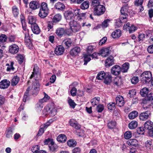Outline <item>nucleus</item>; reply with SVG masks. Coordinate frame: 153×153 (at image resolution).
<instances>
[{
    "mask_svg": "<svg viewBox=\"0 0 153 153\" xmlns=\"http://www.w3.org/2000/svg\"><path fill=\"white\" fill-rule=\"evenodd\" d=\"M62 19V16L59 14L55 15L54 16L53 21V22H57L59 21Z\"/></svg>",
    "mask_w": 153,
    "mask_h": 153,
    "instance_id": "43",
    "label": "nucleus"
},
{
    "mask_svg": "<svg viewBox=\"0 0 153 153\" xmlns=\"http://www.w3.org/2000/svg\"><path fill=\"white\" fill-rule=\"evenodd\" d=\"M93 10L94 13L95 15L100 16L104 13L105 8L104 5L100 4L93 8Z\"/></svg>",
    "mask_w": 153,
    "mask_h": 153,
    "instance_id": "5",
    "label": "nucleus"
},
{
    "mask_svg": "<svg viewBox=\"0 0 153 153\" xmlns=\"http://www.w3.org/2000/svg\"><path fill=\"white\" fill-rule=\"evenodd\" d=\"M10 84V82L6 79H4L0 82V88L4 89L8 88Z\"/></svg>",
    "mask_w": 153,
    "mask_h": 153,
    "instance_id": "12",
    "label": "nucleus"
},
{
    "mask_svg": "<svg viewBox=\"0 0 153 153\" xmlns=\"http://www.w3.org/2000/svg\"><path fill=\"white\" fill-rule=\"evenodd\" d=\"M55 7L57 9L62 10L65 9V6L62 3L59 2L55 4Z\"/></svg>",
    "mask_w": 153,
    "mask_h": 153,
    "instance_id": "30",
    "label": "nucleus"
},
{
    "mask_svg": "<svg viewBox=\"0 0 153 153\" xmlns=\"http://www.w3.org/2000/svg\"><path fill=\"white\" fill-rule=\"evenodd\" d=\"M124 136L125 139H129L132 136V133L130 131H127L125 133Z\"/></svg>",
    "mask_w": 153,
    "mask_h": 153,
    "instance_id": "57",
    "label": "nucleus"
},
{
    "mask_svg": "<svg viewBox=\"0 0 153 153\" xmlns=\"http://www.w3.org/2000/svg\"><path fill=\"white\" fill-rule=\"evenodd\" d=\"M111 51L110 47L103 48L100 50V53L102 56L106 57L110 54Z\"/></svg>",
    "mask_w": 153,
    "mask_h": 153,
    "instance_id": "11",
    "label": "nucleus"
},
{
    "mask_svg": "<svg viewBox=\"0 0 153 153\" xmlns=\"http://www.w3.org/2000/svg\"><path fill=\"white\" fill-rule=\"evenodd\" d=\"M122 34L121 31L120 29H117L114 31L112 33L111 36L114 39L120 37Z\"/></svg>",
    "mask_w": 153,
    "mask_h": 153,
    "instance_id": "20",
    "label": "nucleus"
},
{
    "mask_svg": "<svg viewBox=\"0 0 153 153\" xmlns=\"http://www.w3.org/2000/svg\"><path fill=\"white\" fill-rule=\"evenodd\" d=\"M89 3L88 1H84L80 5V8L82 10L87 9L89 7Z\"/></svg>",
    "mask_w": 153,
    "mask_h": 153,
    "instance_id": "36",
    "label": "nucleus"
},
{
    "mask_svg": "<svg viewBox=\"0 0 153 153\" xmlns=\"http://www.w3.org/2000/svg\"><path fill=\"white\" fill-rule=\"evenodd\" d=\"M81 49L79 47L76 46L72 48L70 51L71 55L72 56H75L78 55L80 53Z\"/></svg>",
    "mask_w": 153,
    "mask_h": 153,
    "instance_id": "14",
    "label": "nucleus"
},
{
    "mask_svg": "<svg viewBox=\"0 0 153 153\" xmlns=\"http://www.w3.org/2000/svg\"><path fill=\"white\" fill-rule=\"evenodd\" d=\"M72 42L70 39H65L63 42V44L67 48L71 47V45Z\"/></svg>",
    "mask_w": 153,
    "mask_h": 153,
    "instance_id": "28",
    "label": "nucleus"
},
{
    "mask_svg": "<svg viewBox=\"0 0 153 153\" xmlns=\"http://www.w3.org/2000/svg\"><path fill=\"white\" fill-rule=\"evenodd\" d=\"M141 81L144 84L148 83L152 79V74L150 71H146L143 72L140 76Z\"/></svg>",
    "mask_w": 153,
    "mask_h": 153,
    "instance_id": "2",
    "label": "nucleus"
},
{
    "mask_svg": "<svg viewBox=\"0 0 153 153\" xmlns=\"http://www.w3.org/2000/svg\"><path fill=\"white\" fill-rule=\"evenodd\" d=\"M149 92V89L146 88H144L140 91V94L143 97L147 95Z\"/></svg>",
    "mask_w": 153,
    "mask_h": 153,
    "instance_id": "39",
    "label": "nucleus"
},
{
    "mask_svg": "<svg viewBox=\"0 0 153 153\" xmlns=\"http://www.w3.org/2000/svg\"><path fill=\"white\" fill-rule=\"evenodd\" d=\"M64 52V48L61 45L57 47L55 50V53L57 55H60L62 54Z\"/></svg>",
    "mask_w": 153,
    "mask_h": 153,
    "instance_id": "18",
    "label": "nucleus"
},
{
    "mask_svg": "<svg viewBox=\"0 0 153 153\" xmlns=\"http://www.w3.org/2000/svg\"><path fill=\"white\" fill-rule=\"evenodd\" d=\"M50 108L48 106H45L42 112V116L45 117L49 115V111Z\"/></svg>",
    "mask_w": 153,
    "mask_h": 153,
    "instance_id": "29",
    "label": "nucleus"
},
{
    "mask_svg": "<svg viewBox=\"0 0 153 153\" xmlns=\"http://www.w3.org/2000/svg\"><path fill=\"white\" fill-rule=\"evenodd\" d=\"M100 3L98 0H92L91 5L94 8L97 6L98 5H100Z\"/></svg>",
    "mask_w": 153,
    "mask_h": 153,
    "instance_id": "53",
    "label": "nucleus"
},
{
    "mask_svg": "<svg viewBox=\"0 0 153 153\" xmlns=\"http://www.w3.org/2000/svg\"><path fill=\"white\" fill-rule=\"evenodd\" d=\"M12 13L14 17L18 16L19 14V10L16 6H13L12 7Z\"/></svg>",
    "mask_w": 153,
    "mask_h": 153,
    "instance_id": "38",
    "label": "nucleus"
},
{
    "mask_svg": "<svg viewBox=\"0 0 153 153\" xmlns=\"http://www.w3.org/2000/svg\"><path fill=\"white\" fill-rule=\"evenodd\" d=\"M30 7L32 10H36L39 7L38 3L36 1H31L29 4Z\"/></svg>",
    "mask_w": 153,
    "mask_h": 153,
    "instance_id": "22",
    "label": "nucleus"
},
{
    "mask_svg": "<svg viewBox=\"0 0 153 153\" xmlns=\"http://www.w3.org/2000/svg\"><path fill=\"white\" fill-rule=\"evenodd\" d=\"M104 109V106L103 105L100 104L98 105L97 107V111L100 113L102 112Z\"/></svg>",
    "mask_w": 153,
    "mask_h": 153,
    "instance_id": "60",
    "label": "nucleus"
},
{
    "mask_svg": "<svg viewBox=\"0 0 153 153\" xmlns=\"http://www.w3.org/2000/svg\"><path fill=\"white\" fill-rule=\"evenodd\" d=\"M50 98V97L45 93V96L44 98L40 100L36 104V106L38 110H40L43 106V103L46 102Z\"/></svg>",
    "mask_w": 153,
    "mask_h": 153,
    "instance_id": "6",
    "label": "nucleus"
},
{
    "mask_svg": "<svg viewBox=\"0 0 153 153\" xmlns=\"http://www.w3.org/2000/svg\"><path fill=\"white\" fill-rule=\"evenodd\" d=\"M52 120H49L45 124L42 125L41 126L40 128L39 129L37 135L39 136L41 135L44 133V130L51 124L52 123Z\"/></svg>",
    "mask_w": 153,
    "mask_h": 153,
    "instance_id": "8",
    "label": "nucleus"
},
{
    "mask_svg": "<svg viewBox=\"0 0 153 153\" xmlns=\"http://www.w3.org/2000/svg\"><path fill=\"white\" fill-rule=\"evenodd\" d=\"M68 30L62 28H59L56 29V33L59 37H62L66 34L68 35H70V33H68Z\"/></svg>",
    "mask_w": 153,
    "mask_h": 153,
    "instance_id": "9",
    "label": "nucleus"
},
{
    "mask_svg": "<svg viewBox=\"0 0 153 153\" xmlns=\"http://www.w3.org/2000/svg\"><path fill=\"white\" fill-rule=\"evenodd\" d=\"M120 67L118 65H115L113 66L111 69V73L114 75H119L121 71Z\"/></svg>",
    "mask_w": 153,
    "mask_h": 153,
    "instance_id": "15",
    "label": "nucleus"
},
{
    "mask_svg": "<svg viewBox=\"0 0 153 153\" xmlns=\"http://www.w3.org/2000/svg\"><path fill=\"white\" fill-rule=\"evenodd\" d=\"M116 122L114 121H111L108 124V126L110 129L114 128L116 126Z\"/></svg>",
    "mask_w": 153,
    "mask_h": 153,
    "instance_id": "46",
    "label": "nucleus"
},
{
    "mask_svg": "<svg viewBox=\"0 0 153 153\" xmlns=\"http://www.w3.org/2000/svg\"><path fill=\"white\" fill-rule=\"evenodd\" d=\"M110 22V20L107 19L105 20L102 23V27L104 28L107 27L108 25V23Z\"/></svg>",
    "mask_w": 153,
    "mask_h": 153,
    "instance_id": "59",
    "label": "nucleus"
},
{
    "mask_svg": "<svg viewBox=\"0 0 153 153\" xmlns=\"http://www.w3.org/2000/svg\"><path fill=\"white\" fill-rule=\"evenodd\" d=\"M19 50V47L16 45L13 44L9 46V51L12 53L14 54L17 53Z\"/></svg>",
    "mask_w": 153,
    "mask_h": 153,
    "instance_id": "17",
    "label": "nucleus"
},
{
    "mask_svg": "<svg viewBox=\"0 0 153 153\" xmlns=\"http://www.w3.org/2000/svg\"><path fill=\"white\" fill-rule=\"evenodd\" d=\"M116 104L120 107L123 106L125 103L123 98L120 95H119L116 97Z\"/></svg>",
    "mask_w": 153,
    "mask_h": 153,
    "instance_id": "13",
    "label": "nucleus"
},
{
    "mask_svg": "<svg viewBox=\"0 0 153 153\" xmlns=\"http://www.w3.org/2000/svg\"><path fill=\"white\" fill-rule=\"evenodd\" d=\"M67 137L64 134H61L59 135L57 138V140L61 143H63L66 140Z\"/></svg>",
    "mask_w": 153,
    "mask_h": 153,
    "instance_id": "27",
    "label": "nucleus"
},
{
    "mask_svg": "<svg viewBox=\"0 0 153 153\" xmlns=\"http://www.w3.org/2000/svg\"><path fill=\"white\" fill-rule=\"evenodd\" d=\"M96 46L97 45L96 43H93L88 45L86 48L87 53H92L93 51L95 50Z\"/></svg>",
    "mask_w": 153,
    "mask_h": 153,
    "instance_id": "23",
    "label": "nucleus"
},
{
    "mask_svg": "<svg viewBox=\"0 0 153 153\" xmlns=\"http://www.w3.org/2000/svg\"><path fill=\"white\" fill-rule=\"evenodd\" d=\"M138 78L137 76H134L131 79V82L132 84H135L139 81Z\"/></svg>",
    "mask_w": 153,
    "mask_h": 153,
    "instance_id": "61",
    "label": "nucleus"
},
{
    "mask_svg": "<svg viewBox=\"0 0 153 153\" xmlns=\"http://www.w3.org/2000/svg\"><path fill=\"white\" fill-rule=\"evenodd\" d=\"M38 72V67L36 65H34V68H33V72L30 76V79H32L33 77H36Z\"/></svg>",
    "mask_w": 153,
    "mask_h": 153,
    "instance_id": "44",
    "label": "nucleus"
},
{
    "mask_svg": "<svg viewBox=\"0 0 153 153\" xmlns=\"http://www.w3.org/2000/svg\"><path fill=\"white\" fill-rule=\"evenodd\" d=\"M100 100L99 97H95L92 99L91 101V103L93 106H94L99 103Z\"/></svg>",
    "mask_w": 153,
    "mask_h": 153,
    "instance_id": "48",
    "label": "nucleus"
},
{
    "mask_svg": "<svg viewBox=\"0 0 153 153\" xmlns=\"http://www.w3.org/2000/svg\"><path fill=\"white\" fill-rule=\"evenodd\" d=\"M40 10L48 11L47 4L45 2H42Z\"/></svg>",
    "mask_w": 153,
    "mask_h": 153,
    "instance_id": "51",
    "label": "nucleus"
},
{
    "mask_svg": "<svg viewBox=\"0 0 153 153\" xmlns=\"http://www.w3.org/2000/svg\"><path fill=\"white\" fill-rule=\"evenodd\" d=\"M108 109L110 111H113L115 110L116 108L115 104L114 102H110L108 105Z\"/></svg>",
    "mask_w": 153,
    "mask_h": 153,
    "instance_id": "49",
    "label": "nucleus"
},
{
    "mask_svg": "<svg viewBox=\"0 0 153 153\" xmlns=\"http://www.w3.org/2000/svg\"><path fill=\"white\" fill-rule=\"evenodd\" d=\"M90 56H91V55L89 54H85L84 55V57L85 62L84 65H86L87 63L90 61L91 60Z\"/></svg>",
    "mask_w": 153,
    "mask_h": 153,
    "instance_id": "40",
    "label": "nucleus"
},
{
    "mask_svg": "<svg viewBox=\"0 0 153 153\" xmlns=\"http://www.w3.org/2000/svg\"><path fill=\"white\" fill-rule=\"evenodd\" d=\"M68 102L70 106L72 108H74L76 105V104L74 101L70 99L68 100Z\"/></svg>",
    "mask_w": 153,
    "mask_h": 153,
    "instance_id": "63",
    "label": "nucleus"
},
{
    "mask_svg": "<svg viewBox=\"0 0 153 153\" xmlns=\"http://www.w3.org/2000/svg\"><path fill=\"white\" fill-rule=\"evenodd\" d=\"M30 90V88L29 87L26 90V91L24 94V98L23 99V101L24 102H25L26 101L27 98L29 96V92Z\"/></svg>",
    "mask_w": 153,
    "mask_h": 153,
    "instance_id": "50",
    "label": "nucleus"
},
{
    "mask_svg": "<svg viewBox=\"0 0 153 153\" xmlns=\"http://www.w3.org/2000/svg\"><path fill=\"white\" fill-rule=\"evenodd\" d=\"M25 43L30 49H31L32 48V45L30 38L25 39Z\"/></svg>",
    "mask_w": 153,
    "mask_h": 153,
    "instance_id": "41",
    "label": "nucleus"
},
{
    "mask_svg": "<svg viewBox=\"0 0 153 153\" xmlns=\"http://www.w3.org/2000/svg\"><path fill=\"white\" fill-rule=\"evenodd\" d=\"M129 68V64L128 62H126L122 65L121 70L123 72H126Z\"/></svg>",
    "mask_w": 153,
    "mask_h": 153,
    "instance_id": "37",
    "label": "nucleus"
},
{
    "mask_svg": "<svg viewBox=\"0 0 153 153\" xmlns=\"http://www.w3.org/2000/svg\"><path fill=\"white\" fill-rule=\"evenodd\" d=\"M40 85L39 82L36 79L33 82L32 88V92L33 95H36L39 90Z\"/></svg>",
    "mask_w": 153,
    "mask_h": 153,
    "instance_id": "7",
    "label": "nucleus"
},
{
    "mask_svg": "<svg viewBox=\"0 0 153 153\" xmlns=\"http://www.w3.org/2000/svg\"><path fill=\"white\" fill-rule=\"evenodd\" d=\"M7 39V37L6 35L2 34L0 36V42L3 43L5 42Z\"/></svg>",
    "mask_w": 153,
    "mask_h": 153,
    "instance_id": "62",
    "label": "nucleus"
},
{
    "mask_svg": "<svg viewBox=\"0 0 153 153\" xmlns=\"http://www.w3.org/2000/svg\"><path fill=\"white\" fill-rule=\"evenodd\" d=\"M114 64L113 57L112 56L109 57L105 60V65L106 67H109Z\"/></svg>",
    "mask_w": 153,
    "mask_h": 153,
    "instance_id": "19",
    "label": "nucleus"
},
{
    "mask_svg": "<svg viewBox=\"0 0 153 153\" xmlns=\"http://www.w3.org/2000/svg\"><path fill=\"white\" fill-rule=\"evenodd\" d=\"M106 78V73L104 71H101L99 72L96 77L98 80H102Z\"/></svg>",
    "mask_w": 153,
    "mask_h": 153,
    "instance_id": "26",
    "label": "nucleus"
},
{
    "mask_svg": "<svg viewBox=\"0 0 153 153\" xmlns=\"http://www.w3.org/2000/svg\"><path fill=\"white\" fill-rule=\"evenodd\" d=\"M57 108L53 106L50 108L49 111V116L50 117H53L56 114Z\"/></svg>",
    "mask_w": 153,
    "mask_h": 153,
    "instance_id": "33",
    "label": "nucleus"
},
{
    "mask_svg": "<svg viewBox=\"0 0 153 153\" xmlns=\"http://www.w3.org/2000/svg\"><path fill=\"white\" fill-rule=\"evenodd\" d=\"M28 19L29 21V23L31 24V25L36 24V19L33 16H29L28 17Z\"/></svg>",
    "mask_w": 153,
    "mask_h": 153,
    "instance_id": "45",
    "label": "nucleus"
},
{
    "mask_svg": "<svg viewBox=\"0 0 153 153\" xmlns=\"http://www.w3.org/2000/svg\"><path fill=\"white\" fill-rule=\"evenodd\" d=\"M127 8L126 6L123 7L120 10L121 15L119 22L120 23H123L126 22L127 20L126 19L128 16L127 13Z\"/></svg>",
    "mask_w": 153,
    "mask_h": 153,
    "instance_id": "4",
    "label": "nucleus"
},
{
    "mask_svg": "<svg viewBox=\"0 0 153 153\" xmlns=\"http://www.w3.org/2000/svg\"><path fill=\"white\" fill-rule=\"evenodd\" d=\"M31 30L33 32L36 34H38L40 32V30L37 24L31 25Z\"/></svg>",
    "mask_w": 153,
    "mask_h": 153,
    "instance_id": "24",
    "label": "nucleus"
},
{
    "mask_svg": "<svg viewBox=\"0 0 153 153\" xmlns=\"http://www.w3.org/2000/svg\"><path fill=\"white\" fill-rule=\"evenodd\" d=\"M48 11H44L42 10H40V11L39 13V16L42 18H43L46 17L48 15Z\"/></svg>",
    "mask_w": 153,
    "mask_h": 153,
    "instance_id": "32",
    "label": "nucleus"
},
{
    "mask_svg": "<svg viewBox=\"0 0 153 153\" xmlns=\"http://www.w3.org/2000/svg\"><path fill=\"white\" fill-rule=\"evenodd\" d=\"M137 29V27L134 26V25H131L129 27V29L128 30L129 33H131L133 32L134 31L136 30Z\"/></svg>",
    "mask_w": 153,
    "mask_h": 153,
    "instance_id": "64",
    "label": "nucleus"
},
{
    "mask_svg": "<svg viewBox=\"0 0 153 153\" xmlns=\"http://www.w3.org/2000/svg\"><path fill=\"white\" fill-rule=\"evenodd\" d=\"M137 122L136 121L133 120L128 124V127L130 129H134L137 127Z\"/></svg>",
    "mask_w": 153,
    "mask_h": 153,
    "instance_id": "31",
    "label": "nucleus"
},
{
    "mask_svg": "<svg viewBox=\"0 0 153 153\" xmlns=\"http://www.w3.org/2000/svg\"><path fill=\"white\" fill-rule=\"evenodd\" d=\"M31 150L33 153H38L39 151V146L38 145L34 146L31 149Z\"/></svg>",
    "mask_w": 153,
    "mask_h": 153,
    "instance_id": "54",
    "label": "nucleus"
},
{
    "mask_svg": "<svg viewBox=\"0 0 153 153\" xmlns=\"http://www.w3.org/2000/svg\"><path fill=\"white\" fill-rule=\"evenodd\" d=\"M49 146L50 150L53 152L55 151L57 148V145L53 141L51 142V144L49 145Z\"/></svg>",
    "mask_w": 153,
    "mask_h": 153,
    "instance_id": "47",
    "label": "nucleus"
},
{
    "mask_svg": "<svg viewBox=\"0 0 153 153\" xmlns=\"http://www.w3.org/2000/svg\"><path fill=\"white\" fill-rule=\"evenodd\" d=\"M151 114L150 111L148 110L142 113L140 115V119L142 121H145L150 117Z\"/></svg>",
    "mask_w": 153,
    "mask_h": 153,
    "instance_id": "10",
    "label": "nucleus"
},
{
    "mask_svg": "<svg viewBox=\"0 0 153 153\" xmlns=\"http://www.w3.org/2000/svg\"><path fill=\"white\" fill-rule=\"evenodd\" d=\"M19 77L17 76L13 77L11 80V85L12 86L16 85L19 82Z\"/></svg>",
    "mask_w": 153,
    "mask_h": 153,
    "instance_id": "34",
    "label": "nucleus"
},
{
    "mask_svg": "<svg viewBox=\"0 0 153 153\" xmlns=\"http://www.w3.org/2000/svg\"><path fill=\"white\" fill-rule=\"evenodd\" d=\"M137 116V112L135 111H134L129 114L128 117L129 119L132 120L135 118Z\"/></svg>",
    "mask_w": 153,
    "mask_h": 153,
    "instance_id": "35",
    "label": "nucleus"
},
{
    "mask_svg": "<svg viewBox=\"0 0 153 153\" xmlns=\"http://www.w3.org/2000/svg\"><path fill=\"white\" fill-rule=\"evenodd\" d=\"M145 146L149 149H151L152 147V141L148 140L145 142Z\"/></svg>",
    "mask_w": 153,
    "mask_h": 153,
    "instance_id": "58",
    "label": "nucleus"
},
{
    "mask_svg": "<svg viewBox=\"0 0 153 153\" xmlns=\"http://www.w3.org/2000/svg\"><path fill=\"white\" fill-rule=\"evenodd\" d=\"M153 99L152 97L148 96L143 100L141 105L142 108L144 110L149 109L152 103L151 100Z\"/></svg>",
    "mask_w": 153,
    "mask_h": 153,
    "instance_id": "3",
    "label": "nucleus"
},
{
    "mask_svg": "<svg viewBox=\"0 0 153 153\" xmlns=\"http://www.w3.org/2000/svg\"><path fill=\"white\" fill-rule=\"evenodd\" d=\"M68 145L70 147H74L76 144V141L73 140H70L68 141Z\"/></svg>",
    "mask_w": 153,
    "mask_h": 153,
    "instance_id": "52",
    "label": "nucleus"
},
{
    "mask_svg": "<svg viewBox=\"0 0 153 153\" xmlns=\"http://www.w3.org/2000/svg\"><path fill=\"white\" fill-rule=\"evenodd\" d=\"M127 144L129 146H134L135 147L138 146V142L135 139H131L128 140L127 142Z\"/></svg>",
    "mask_w": 153,
    "mask_h": 153,
    "instance_id": "21",
    "label": "nucleus"
},
{
    "mask_svg": "<svg viewBox=\"0 0 153 153\" xmlns=\"http://www.w3.org/2000/svg\"><path fill=\"white\" fill-rule=\"evenodd\" d=\"M144 128L148 130L152 129L153 128V123L150 120L147 121L144 124Z\"/></svg>",
    "mask_w": 153,
    "mask_h": 153,
    "instance_id": "25",
    "label": "nucleus"
},
{
    "mask_svg": "<svg viewBox=\"0 0 153 153\" xmlns=\"http://www.w3.org/2000/svg\"><path fill=\"white\" fill-rule=\"evenodd\" d=\"M64 16L69 24L71 30L74 33H76L80 31L81 26L79 23L74 20V15L70 11H67L64 13Z\"/></svg>",
    "mask_w": 153,
    "mask_h": 153,
    "instance_id": "1",
    "label": "nucleus"
},
{
    "mask_svg": "<svg viewBox=\"0 0 153 153\" xmlns=\"http://www.w3.org/2000/svg\"><path fill=\"white\" fill-rule=\"evenodd\" d=\"M13 132L10 129H8L6 131V137L8 138H10L12 136Z\"/></svg>",
    "mask_w": 153,
    "mask_h": 153,
    "instance_id": "55",
    "label": "nucleus"
},
{
    "mask_svg": "<svg viewBox=\"0 0 153 153\" xmlns=\"http://www.w3.org/2000/svg\"><path fill=\"white\" fill-rule=\"evenodd\" d=\"M16 58L20 64L22 63L24 60V56L21 54L18 55Z\"/></svg>",
    "mask_w": 153,
    "mask_h": 153,
    "instance_id": "56",
    "label": "nucleus"
},
{
    "mask_svg": "<svg viewBox=\"0 0 153 153\" xmlns=\"http://www.w3.org/2000/svg\"><path fill=\"white\" fill-rule=\"evenodd\" d=\"M14 63L13 62H11L10 64L7 63L6 64L7 67V71H13L14 68L13 67Z\"/></svg>",
    "mask_w": 153,
    "mask_h": 153,
    "instance_id": "42",
    "label": "nucleus"
},
{
    "mask_svg": "<svg viewBox=\"0 0 153 153\" xmlns=\"http://www.w3.org/2000/svg\"><path fill=\"white\" fill-rule=\"evenodd\" d=\"M69 123L71 126L74 127L76 129H79L80 128V125L74 119H71L69 121Z\"/></svg>",
    "mask_w": 153,
    "mask_h": 153,
    "instance_id": "16",
    "label": "nucleus"
}]
</instances>
